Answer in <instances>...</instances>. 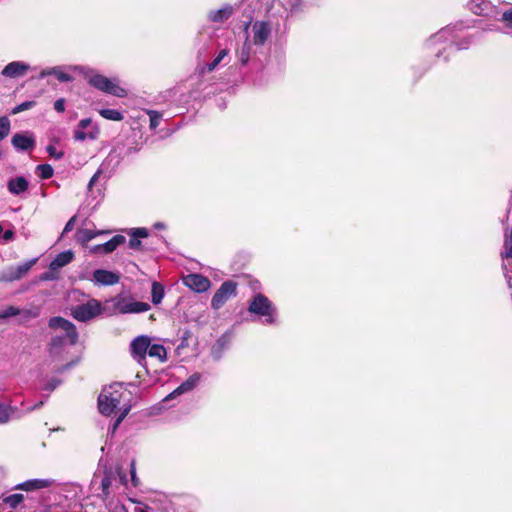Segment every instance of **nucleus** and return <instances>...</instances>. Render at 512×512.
Masks as SVG:
<instances>
[{"label":"nucleus","instance_id":"f257e3e1","mask_svg":"<svg viewBox=\"0 0 512 512\" xmlns=\"http://www.w3.org/2000/svg\"><path fill=\"white\" fill-rule=\"evenodd\" d=\"M91 486L103 501L108 512H127L124 504L117 497L127 488L126 474L119 468L105 466L103 471L98 470L92 479Z\"/></svg>","mask_w":512,"mask_h":512},{"label":"nucleus","instance_id":"f03ea898","mask_svg":"<svg viewBox=\"0 0 512 512\" xmlns=\"http://www.w3.org/2000/svg\"><path fill=\"white\" fill-rule=\"evenodd\" d=\"M462 31V24L446 26L432 35L426 45L429 49L436 50L437 58L443 56L446 61L449 57L448 52L467 49L472 43L470 36L462 37Z\"/></svg>","mask_w":512,"mask_h":512},{"label":"nucleus","instance_id":"7ed1b4c3","mask_svg":"<svg viewBox=\"0 0 512 512\" xmlns=\"http://www.w3.org/2000/svg\"><path fill=\"white\" fill-rule=\"evenodd\" d=\"M131 393L121 383H114L105 387L98 397V408L101 414L111 415L120 411L114 429L123 421L131 410Z\"/></svg>","mask_w":512,"mask_h":512},{"label":"nucleus","instance_id":"20e7f679","mask_svg":"<svg viewBox=\"0 0 512 512\" xmlns=\"http://www.w3.org/2000/svg\"><path fill=\"white\" fill-rule=\"evenodd\" d=\"M247 312L253 322H258L264 326H278L280 324L276 305L262 293H254L250 297Z\"/></svg>","mask_w":512,"mask_h":512},{"label":"nucleus","instance_id":"39448f33","mask_svg":"<svg viewBox=\"0 0 512 512\" xmlns=\"http://www.w3.org/2000/svg\"><path fill=\"white\" fill-rule=\"evenodd\" d=\"M49 327L55 330H61L63 335H57L52 338L50 343V353L58 354L68 343L74 345L78 339V333L74 324L62 317H52L49 320Z\"/></svg>","mask_w":512,"mask_h":512},{"label":"nucleus","instance_id":"423d86ee","mask_svg":"<svg viewBox=\"0 0 512 512\" xmlns=\"http://www.w3.org/2000/svg\"><path fill=\"white\" fill-rule=\"evenodd\" d=\"M246 38L257 48L263 47L271 37L272 26L269 21L256 20L245 27Z\"/></svg>","mask_w":512,"mask_h":512},{"label":"nucleus","instance_id":"0eeeda50","mask_svg":"<svg viewBox=\"0 0 512 512\" xmlns=\"http://www.w3.org/2000/svg\"><path fill=\"white\" fill-rule=\"evenodd\" d=\"M88 82L91 86L104 93L119 98L127 96V91L124 88L120 87L116 82L112 81L104 75L92 72L89 76Z\"/></svg>","mask_w":512,"mask_h":512},{"label":"nucleus","instance_id":"6e6552de","mask_svg":"<svg viewBox=\"0 0 512 512\" xmlns=\"http://www.w3.org/2000/svg\"><path fill=\"white\" fill-rule=\"evenodd\" d=\"M102 312V305L96 299H90L86 303L79 304L72 308V316L78 321H88Z\"/></svg>","mask_w":512,"mask_h":512},{"label":"nucleus","instance_id":"1a4fd4ad","mask_svg":"<svg viewBox=\"0 0 512 512\" xmlns=\"http://www.w3.org/2000/svg\"><path fill=\"white\" fill-rule=\"evenodd\" d=\"M237 284L232 280H227L221 284L211 299V307L215 310L220 309L231 297L236 296Z\"/></svg>","mask_w":512,"mask_h":512},{"label":"nucleus","instance_id":"9d476101","mask_svg":"<svg viewBox=\"0 0 512 512\" xmlns=\"http://www.w3.org/2000/svg\"><path fill=\"white\" fill-rule=\"evenodd\" d=\"M151 338L146 335H140L133 339L130 344L131 355L141 366L146 365V355L148 354Z\"/></svg>","mask_w":512,"mask_h":512},{"label":"nucleus","instance_id":"9b49d317","mask_svg":"<svg viewBox=\"0 0 512 512\" xmlns=\"http://www.w3.org/2000/svg\"><path fill=\"white\" fill-rule=\"evenodd\" d=\"M99 132V128L96 125H92V120L85 118L78 123L73 137L76 141L95 140L98 138Z\"/></svg>","mask_w":512,"mask_h":512},{"label":"nucleus","instance_id":"f8f14e48","mask_svg":"<svg viewBox=\"0 0 512 512\" xmlns=\"http://www.w3.org/2000/svg\"><path fill=\"white\" fill-rule=\"evenodd\" d=\"M115 308L122 314L141 313L150 309V305L145 302L135 301L129 298H118Z\"/></svg>","mask_w":512,"mask_h":512},{"label":"nucleus","instance_id":"ddd939ff","mask_svg":"<svg viewBox=\"0 0 512 512\" xmlns=\"http://www.w3.org/2000/svg\"><path fill=\"white\" fill-rule=\"evenodd\" d=\"M201 381L200 373H193L185 381H183L177 388H175L170 394H168L163 402H168L182 394L193 391Z\"/></svg>","mask_w":512,"mask_h":512},{"label":"nucleus","instance_id":"4468645a","mask_svg":"<svg viewBox=\"0 0 512 512\" xmlns=\"http://www.w3.org/2000/svg\"><path fill=\"white\" fill-rule=\"evenodd\" d=\"M183 283L197 293L206 292L211 286L210 280L201 274H188L183 278Z\"/></svg>","mask_w":512,"mask_h":512},{"label":"nucleus","instance_id":"2eb2a0df","mask_svg":"<svg viewBox=\"0 0 512 512\" xmlns=\"http://www.w3.org/2000/svg\"><path fill=\"white\" fill-rule=\"evenodd\" d=\"M11 143L17 151H28L35 147L36 140L31 132H24L14 134Z\"/></svg>","mask_w":512,"mask_h":512},{"label":"nucleus","instance_id":"dca6fc26","mask_svg":"<svg viewBox=\"0 0 512 512\" xmlns=\"http://www.w3.org/2000/svg\"><path fill=\"white\" fill-rule=\"evenodd\" d=\"M55 483L56 481L51 478L30 479L15 485L12 489L30 492L52 487Z\"/></svg>","mask_w":512,"mask_h":512},{"label":"nucleus","instance_id":"f3484780","mask_svg":"<svg viewBox=\"0 0 512 512\" xmlns=\"http://www.w3.org/2000/svg\"><path fill=\"white\" fill-rule=\"evenodd\" d=\"M119 280V275L109 270L96 269L93 272L92 281L97 286H112L117 284Z\"/></svg>","mask_w":512,"mask_h":512},{"label":"nucleus","instance_id":"a211bd4d","mask_svg":"<svg viewBox=\"0 0 512 512\" xmlns=\"http://www.w3.org/2000/svg\"><path fill=\"white\" fill-rule=\"evenodd\" d=\"M234 12V8L230 4H224L219 9H212L207 13V20L213 23H224L226 22Z\"/></svg>","mask_w":512,"mask_h":512},{"label":"nucleus","instance_id":"6ab92c4d","mask_svg":"<svg viewBox=\"0 0 512 512\" xmlns=\"http://www.w3.org/2000/svg\"><path fill=\"white\" fill-rule=\"evenodd\" d=\"M30 69V66L22 61H13L7 64L2 70V75L9 78H18L24 76Z\"/></svg>","mask_w":512,"mask_h":512},{"label":"nucleus","instance_id":"aec40b11","mask_svg":"<svg viewBox=\"0 0 512 512\" xmlns=\"http://www.w3.org/2000/svg\"><path fill=\"white\" fill-rule=\"evenodd\" d=\"M126 241V238L122 235H115L109 241L94 246L91 251L94 253H104L108 254L113 252L118 246L123 244Z\"/></svg>","mask_w":512,"mask_h":512},{"label":"nucleus","instance_id":"412c9836","mask_svg":"<svg viewBox=\"0 0 512 512\" xmlns=\"http://www.w3.org/2000/svg\"><path fill=\"white\" fill-rule=\"evenodd\" d=\"M127 234L130 236L129 248L132 250H140L142 246L140 238H147L149 231L144 227L131 228L127 230Z\"/></svg>","mask_w":512,"mask_h":512},{"label":"nucleus","instance_id":"4be33fe9","mask_svg":"<svg viewBox=\"0 0 512 512\" xmlns=\"http://www.w3.org/2000/svg\"><path fill=\"white\" fill-rule=\"evenodd\" d=\"M29 183L27 179L23 176H17L9 179L7 182L8 191L16 196H19L25 193L28 190Z\"/></svg>","mask_w":512,"mask_h":512},{"label":"nucleus","instance_id":"5701e85b","mask_svg":"<svg viewBox=\"0 0 512 512\" xmlns=\"http://www.w3.org/2000/svg\"><path fill=\"white\" fill-rule=\"evenodd\" d=\"M74 259V253L71 250H66L59 253L49 264V269L58 271L62 267L68 265Z\"/></svg>","mask_w":512,"mask_h":512},{"label":"nucleus","instance_id":"b1692460","mask_svg":"<svg viewBox=\"0 0 512 512\" xmlns=\"http://www.w3.org/2000/svg\"><path fill=\"white\" fill-rule=\"evenodd\" d=\"M253 47H255L253 43L246 38L242 47L237 51V58L241 65L248 64L251 55L256 53Z\"/></svg>","mask_w":512,"mask_h":512},{"label":"nucleus","instance_id":"393cba45","mask_svg":"<svg viewBox=\"0 0 512 512\" xmlns=\"http://www.w3.org/2000/svg\"><path fill=\"white\" fill-rule=\"evenodd\" d=\"M510 224L512 226V201L510 202V207L507 211V227L505 229V256L507 258H512V229L509 230Z\"/></svg>","mask_w":512,"mask_h":512},{"label":"nucleus","instance_id":"a878e982","mask_svg":"<svg viewBox=\"0 0 512 512\" xmlns=\"http://www.w3.org/2000/svg\"><path fill=\"white\" fill-rule=\"evenodd\" d=\"M104 233L103 231H93L91 229H79L76 233V240L81 245H87L97 235Z\"/></svg>","mask_w":512,"mask_h":512},{"label":"nucleus","instance_id":"bb28decb","mask_svg":"<svg viewBox=\"0 0 512 512\" xmlns=\"http://www.w3.org/2000/svg\"><path fill=\"white\" fill-rule=\"evenodd\" d=\"M148 355L152 358H157L161 363H164L167 360L166 348L161 344L150 343Z\"/></svg>","mask_w":512,"mask_h":512},{"label":"nucleus","instance_id":"cd10ccee","mask_svg":"<svg viewBox=\"0 0 512 512\" xmlns=\"http://www.w3.org/2000/svg\"><path fill=\"white\" fill-rule=\"evenodd\" d=\"M490 7V2L487 0H470L469 9L475 15H484Z\"/></svg>","mask_w":512,"mask_h":512},{"label":"nucleus","instance_id":"c85d7f7f","mask_svg":"<svg viewBox=\"0 0 512 512\" xmlns=\"http://www.w3.org/2000/svg\"><path fill=\"white\" fill-rule=\"evenodd\" d=\"M24 498H25L24 495L21 493H15V494H11L6 497H1L0 498V506L2 504H6L10 508L14 509V508L18 507L24 501Z\"/></svg>","mask_w":512,"mask_h":512},{"label":"nucleus","instance_id":"c756f323","mask_svg":"<svg viewBox=\"0 0 512 512\" xmlns=\"http://www.w3.org/2000/svg\"><path fill=\"white\" fill-rule=\"evenodd\" d=\"M165 295L164 286L159 282L152 283L151 298L152 303L158 305L161 303Z\"/></svg>","mask_w":512,"mask_h":512},{"label":"nucleus","instance_id":"7c9ffc66","mask_svg":"<svg viewBox=\"0 0 512 512\" xmlns=\"http://www.w3.org/2000/svg\"><path fill=\"white\" fill-rule=\"evenodd\" d=\"M37 260V258H34L15 266L14 272L16 274V278L20 280L36 264Z\"/></svg>","mask_w":512,"mask_h":512},{"label":"nucleus","instance_id":"2f4dec72","mask_svg":"<svg viewBox=\"0 0 512 512\" xmlns=\"http://www.w3.org/2000/svg\"><path fill=\"white\" fill-rule=\"evenodd\" d=\"M37 260V258H34L15 266L14 272L16 274V278L20 280L36 264Z\"/></svg>","mask_w":512,"mask_h":512},{"label":"nucleus","instance_id":"473e14b6","mask_svg":"<svg viewBox=\"0 0 512 512\" xmlns=\"http://www.w3.org/2000/svg\"><path fill=\"white\" fill-rule=\"evenodd\" d=\"M40 313H41V308L39 306L32 305L30 307L20 309L19 316H21V318L23 320L27 321V320L37 318L40 315Z\"/></svg>","mask_w":512,"mask_h":512},{"label":"nucleus","instance_id":"72a5a7b5","mask_svg":"<svg viewBox=\"0 0 512 512\" xmlns=\"http://www.w3.org/2000/svg\"><path fill=\"white\" fill-rule=\"evenodd\" d=\"M282 6L292 14L303 11L302 0H282Z\"/></svg>","mask_w":512,"mask_h":512},{"label":"nucleus","instance_id":"f704fd0d","mask_svg":"<svg viewBox=\"0 0 512 512\" xmlns=\"http://www.w3.org/2000/svg\"><path fill=\"white\" fill-rule=\"evenodd\" d=\"M99 114L103 118H105L107 120H112V121H121L124 118L123 114L119 110H116V109H109V108L101 109V110H99Z\"/></svg>","mask_w":512,"mask_h":512},{"label":"nucleus","instance_id":"c9c22d12","mask_svg":"<svg viewBox=\"0 0 512 512\" xmlns=\"http://www.w3.org/2000/svg\"><path fill=\"white\" fill-rule=\"evenodd\" d=\"M146 113L149 116V128L150 130H155L162 121L163 114L156 110H146Z\"/></svg>","mask_w":512,"mask_h":512},{"label":"nucleus","instance_id":"e433bc0d","mask_svg":"<svg viewBox=\"0 0 512 512\" xmlns=\"http://www.w3.org/2000/svg\"><path fill=\"white\" fill-rule=\"evenodd\" d=\"M228 56V50L222 49L218 55L213 59L212 62L206 65V70L212 72L222 62V60Z\"/></svg>","mask_w":512,"mask_h":512},{"label":"nucleus","instance_id":"4c0bfd02","mask_svg":"<svg viewBox=\"0 0 512 512\" xmlns=\"http://www.w3.org/2000/svg\"><path fill=\"white\" fill-rule=\"evenodd\" d=\"M36 171L41 179H49L53 176V168L49 164H40L37 166Z\"/></svg>","mask_w":512,"mask_h":512},{"label":"nucleus","instance_id":"58836bf2","mask_svg":"<svg viewBox=\"0 0 512 512\" xmlns=\"http://www.w3.org/2000/svg\"><path fill=\"white\" fill-rule=\"evenodd\" d=\"M15 409L0 404V424L7 423L13 416Z\"/></svg>","mask_w":512,"mask_h":512},{"label":"nucleus","instance_id":"ea45409f","mask_svg":"<svg viewBox=\"0 0 512 512\" xmlns=\"http://www.w3.org/2000/svg\"><path fill=\"white\" fill-rule=\"evenodd\" d=\"M17 280H18V278H16V274L14 272L13 266L0 272V281L1 282H13V281H17Z\"/></svg>","mask_w":512,"mask_h":512},{"label":"nucleus","instance_id":"a19ab883","mask_svg":"<svg viewBox=\"0 0 512 512\" xmlns=\"http://www.w3.org/2000/svg\"><path fill=\"white\" fill-rule=\"evenodd\" d=\"M52 75L55 76L60 82H70L72 80V76L64 72L59 67H52Z\"/></svg>","mask_w":512,"mask_h":512},{"label":"nucleus","instance_id":"79ce46f5","mask_svg":"<svg viewBox=\"0 0 512 512\" xmlns=\"http://www.w3.org/2000/svg\"><path fill=\"white\" fill-rule=\"evenodd\" d=\"M20 309L15 306H8L0 310V319H7L14 316H19Z\"/></svg>","mask_w":512,"mask_h":512},{"label":"nucleus","instance_id":"37998d69","mask_svg":"<svg viewBox=\"0 0 512 512\" xmlns=\"http://www.w3.org/2000/svg\"><path fill=\"white\" fill-rule=\"evenodd\" d=\"M10 132V120L7 117H0V141Z\"/></svg>","mask_w":512,"mask_h":512},{"label":"nucleus","instance_id":"c03bdc74","mask_svg":"<svg viewBox=\"0 0 512 512\" xmlns=\"http://www.w3.org/2000/svg\"><path fill=\"white\" fill-rule=\"evenodd\" d=\"M500 21L504 23L507 29L512 30V7L502 13Z\"/></svg>","mask_w":512,"mask_h":512},{"label":"nucleus","instance_id":"a18cd8bd","mask_svg":"<svg viewBox=\"0 0 512 512\" xmlns=\"http://www.w3.org/2000/svg\"><path fill=\"white\" fill-rule=\"evenodd\" d=\"M36 104L35 101H25V102H22L21 104L15 106L12 110V114H18L20 112H23V111H26L28 109H31L32 107H34Z\"/></svg>","mask_w":512,"mask_h":512},{"label":"nucleus","instance_id":"49530a36","mask_svg":"<svg viewBox=\"0 0 512 512\" xmlns=\"http://www.w3.org/2000/svg\"><path fill=\"white\" fill-rule=\"evenodd\" d=\"M104 167H105V163H102V165L99 167V169L95 172V174L91 177L89 183H88V190L91 191L92 190V187L94 186V184L98 181V179L100 178V176L103 174L104 172Z\"/></svg>","mask_w":512,"mask_h":512},{"label":"nucleus","instance_id":"de8ad7c7","mask_svg":"<svg viewBox=\"0 0 512 512\" xmlns=\"http://www.w3.org/2000/svg\"><path fill=\"white\" fill-rule=\"evenodd\" d=\"M55 271H48V272H44L40 275V280L41 281H51V280H55L57 279V276L54 274Z\"/></svg>","mask_w":512,"mask_h":512},{"label":"nucleus","instance_id":"09e8293b","mask_svg":"<svg viewBox=\"0 0 512 512\" xmlns=\"http://www.w3.org/2000/svg\"><path fill=\"white\" fill-rule=\"evenodd\" d=\"M47 152L49 153L50 156L54 157L55 159H61L63 157V153L62 152H58L56 150V148L52 145H49L47 147Z\"/></svg>","mask_w":512,"mask_h":512},{"label":"nucleus","instance_id":"8fccbe9b","mask_svg":"<svg viewBox=\"0 0 512 512\" xmlns=\"http://www.w3.org/2000/svg\"><path fill=\"white\" fill-rule=\"evenodd\" d=\"M54 109L59 113L64 112L65 111V100L63 98L57 99L54 102Z\"/></svg>","mask_w":512,"mask_h":512},{"label":"nucleus","instance_id":"3c124183","mask_svg":"<svg viewBox=\"0 0 512 512\" xmlns=\"http://www.w3.org/2000/svg\"><path fill=\"white\" fill-rule=\"evenodd\" d=\"M75 221H76V216H73L68 220V222L66 223V225L63 229V234L70 232L74 228Z\"/></svg>","mask_w":512,"mask_h":512},{"label":"nucleus","instance_id":"603ef678","mask_svg":"<svg viewBox=\"0 0 512 512\" xmlns=\"http://www.w3.org/2000/svg\"><path fill=\"white\" fill-rule=\"evenodd\" d=\"M130 473H131V481H132L133 486H137L138 479L136 478V469H135L133 462L130 465Z\"/></svg>","mask_w":512,"mask_h":512},{"label":"nucleus","instance_id":"864d4df0","mask_svg":"<svg viewBox=\"0 0 512 512\" xmlns=\"http://www.w3.org/2000/svg\"><path fill=\"white\" fill-rule=\"evenodd\" d=\"M14 231L9 229V230H6L3 234V240L5 242H9V241H12L14 239Z\"/></svg>","mask_w":512,"mask_h":512},{"label":"nucleus","instance_id":"5fc2aeb1","mask_svg":"<svg viewBox=\"0 0 512 512\" xmlns=\"http://www.w3.org/2000/svg\"><path fill=\"white\" fill-rule=\"evenodd\" d=\"M59 385V381L57 380H52L51 382H49L47 385H46V389L47 390H54L57 386Z\"/></svg>","mask_w":512,"mask_h":512},{"label":"nucleus","instance_id":"6e6d98bb","mask_svg":"<svg viewBox=\"0 0 512 512\" xmlns=\"http://www.w3.org/2000/svg\"><path fill=\"white\" fill-rule=\"evenodd\" d=\"M50 75H52V68H47V69H43L40 72L39 77L40 78H45V77L50 76Z\"/></svg>","mask_w":512,"mask_h":512},{"label":"nucleus","instance_id":"4d7b16f0","mask_svg":"<svg viewBox=\"0 0 512 512\" xmlns=\"http://www.w3.org/2000/svg\"><path fill=\"white\" fill-rule=\"evenodd\" d=\"M43 404H44V401H40L39 403H37V404H35V405H33V406H29V407H27V408H26V411H27V412H31V411H33V410H35V409H37V408H40Z\"/></svg>","mask_w":512,"mask_h":512},{"label":"nucleus","instance_id":"13d9d810","mask_svg":"<svg viewBox=\"0 0 512 512\" xmlns=\"http://www.w3.org/2000/svg\"><path fill=\"white\" fill-rule=\"evenodd\" d=\"M227 343V340L224 336L220 337L218 340H217V345H219L220 347H224Z\"/></svg>","mask_w":512,"mask_h":512},{"label":"nucleus","instance_id":"bf43d9fd","mask_svg":"<svg viewBox=\"0 0 512 512\" xmlns=\"http://www.w3.org/2000/svg\"><path fill=\"white\" fill-rule=\"evenodd\" d=\"M504 275L507 280V284H508L509 288L512 289V277L508 274L507 271L504 273Z\"/></svg>","mask_w":512,"mask_h":512},{"label":"nucleus","instance_id":"052dcab7","mask_svg":"<svg viewBox=\"0 0 512 512\" xmlns=\"http://www.w3.org/2000/svg\"><path fill=\"white\" fill-rule=\"evenodd\" d=\"M135 512H150L148 507H136Z\"/></svg>","mask_w":512,"mask_h":512},{"label":"nucleus","instance_id":"680f3d73","mask_svg":"<svg viewBox=\"0 0 512 512\" xmlns=\"http://www.w3.org/2000/svg\"><path fill=\"white\" fill-rule=\"evenodd\" d=\"M154 227H155L156 229H163L165 226H164V224H163V223H161V222H157V223H155V224H154Z\"/></svg>","mask_w":512,"mask_h":512},{"label":"nucleus","instance_id":"e2e57ef3","mask_svg":"<svg viewBox=\"0 0 512 512\" xmlns=\"http://www.w3.org/2000/svg\"><path fill=\"white\" fill-rule=\"evenodd\" d=\"M110 161L112 162L113 161V156L111 155V158H110ZM109 162V159L107 158L103 163H105V165Z\"/></svg>","mask_w":512,"mask_h":512},{"label":"nucleus","instance_id":"0e129e2a","mask_svg":"<svg viewBox=\"0 0 512 512\" xmlns=\"http://www.w3.org/2000/svg\"><path fill=\"white\" fill-rule=\"evenodd\" d=\"M219 107H220V108H224L225 106H224V104H223V103H220V104H219Z\"/></svg>","mask_w":512,"mask_h":512}]
</instances>
